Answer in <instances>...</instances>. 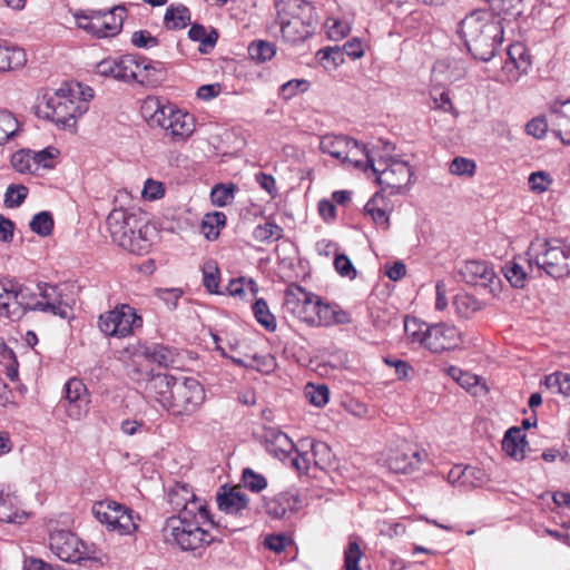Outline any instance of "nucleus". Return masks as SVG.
Masks as SVG:
<instances>
[{
    "label": "nucleus",
    "mask_w": 570,
    "mask_h": 570,
    "mask_svg": "<svg viewBox=\"0 0 570 570\" xmlns=\"http://www.w3.org/2000/svg\"><path fill=\"white\" fill-rule=\"evenodd\" d=\"M525 434L518 426L510 428L502 440V449L504 452L517 461L525 458V449L528 448Z\"/></svg>",
    "instance_id": "cd10ccee"
},
{
    "label": "nucleus",
    "mask_w": 570,
    "mask_h": 570,
    "mask_svg": "<svg viewBox=\"0 0 570 570\" xmlns=\"http://www.w3.org/2000/svg\"><path fill=\"white\" fill-rule=\"evenodd\" d=\"M0 362L6 368V375L8 376V379H10L11 381L17 380L19 375V364L13 351L6 345L1 346Z\"/></svg>",
    "instance_id": "864d4df0"
},
{
    "label": "nucleus",
    "mask_w": 570,
    "mask_h": 570,
    "mask_svg": "<svg viewBox=\"0 0 570 570\" xmlns=\"http://www.w3.org/2000/svg\"><path fill=\"white\" fill-rule=\"evenodd\" d=\"M314 314L315 320L309 322V325L330 326L332 324H347L351 322L350 315L346 312L337 309L330 304H324L318 296L315 302Z\"/></svg>",
    "instance_id": "393cba45"
},
{
    "label": "nucleus",
    "mask_w": 570,
    "mask_h": 570,
    "mask_svg": "<svg viewBox=\"0 0 570 570\" xmlns=\"http://www.w3.org/2000/svg\"><path fill=\"white\" fill-rule=\"evenodd\" d=\"M28 514L19 508L17 495L0 493V521L7 523H21Z\"/></svg>",
    "instance_id": "7c9ffc66"
},
{
    "label": "nucleus",
    "mask_w": 570,
    "mask_h": 570,
    "mask_svg": "<svg viewBox=\"0 0 570 570\" xmlns=\"http://www.w3.org/2000/svg\"><path fill=\"white\" fill-rule=\"evenodd\" d=\"M188 37L190 40L199 42V51L206 53L215 47L218 40V32L213 28L207 31L203 24L194 23L188 31Z\"/></svg>",
    "instance_id": "e433bc0d"
},
{
    "label": "nucleus",
    "mask_w": 570,
    "mask_h": 570,
    "mask_svg": "<svg viewBox=\"0 0 570 570\" xmlns=\"http://www.w3.org/2000/svg\"><path fill=\"white\" fill-rule=\"evenodd\" d=\"M460 343V331L454 325L440 323L430 326L425 347L433 353H442L454 350Z\"/></svg>",
    "instance_id": "dca6fc26"
},
{
    "label": "nucleus",
    "mask_w": 570,
    "mask_h": 570,
    "mask_svg": "<svg viewBox=\"0 0 570 570\" xmlns=\"http://www.w3.org/2000/svg\"><path fill=\"white\" fill-rule=\"evenodd\" d=\"M311 449L313 456V465L318 469H325L332 460V451L330 446L322 441H315L309 438L301 439V449Z\"/></svg>",
    "instance_id": "72a5a7b5"
},
{
    "label": "nucleus",
    "mask_w": 570,
    "mask_h": 570,
    "mask_svg": "<svg viewBox=\"0 0 570 570\" xmlns=\"http://www.w3.org/2000/svg\"><path fill=\"white\" fill-rule=\"evenodd\" d=\"M234 185H216L210 193L212 202L219 207L226 206L234 197Z\"/></svg>",
    "instance_id": "774afa93"
},
{
    "label": "nucleus",
    "mask_w": 570,
    "mask_h": 570,
    "mask_svg": "<svg viewBox=\"0 0 570 570\" xmlns=\"http://www.w3.org/2000/svg\"><path fill=\"white\" fill-rule=\"evenodd\" d=\"M330 391L324 384L314 385L307 384L305 387L306 399L315 406L322 407L328 402Z\"/></svg>",
    "instance_id": "6e6d98bb"
},
{
    "label": "nucleus",
    "mask_w": 570,
    "mask_h": 570,
    "mask_svg": "<svg viewBox=\"0 0 570 570\" xmlns=\"http://www.w3.org/2000/svg\"><path fill=\"white\" fill-rule=\"evenodd\" d=\"M460 35L475 59L490 61L503 41L501 18L491 12L474 11L461 21Z\"/></svg>",
    "instance_id": "f03ea898"
},
{
    "label": "nucleus",
    "mask_w": 570,
    "mask_h": 570,
    "mask_svg": "<svg viewBox=\"0 0 570 570\" xmlns=\"http://www.w3.org/2000/svg\"><path fill=\"white\" fill-rule=\"evenodd\" d=\"M508 282L515 288H523L527 281V272L518 262H508L502 268Z\"/></svg>",
    "instance_id": "8fccbe9b"
},
{
    "label": "nucleus",
    "mask_w": 570,
    "mask_h": 570,
    "mask_svg": "<svg viewBox=\"0 0 570 570\" xmlns=\"http://www.w3.org/2000/svg\"><path fill=\"white\" fill-rule=\"evenodd\" d=\"M263 439L266 451L279 460L287 459L296 448L286 433L274 426L264 428Z\"/></svg>",
    "instance_id": "4be33fe9"
},
{
    "label": "nucleus",
    "mask_w": 570,
    "mask_h": 570,
    "mask_svg": "<svg viewBox=\"0 0 570 570\" xmlns=\"http://www.w3.org/2000/svg\"><path fill=\"white\" fill-rule=\"evenodd\" d=\"M145 60L139 55L127 53L120 57H108L96 65V72L105 78L117 81L132 82L137 78V70Z\"/></svg>",
    "instance_id": "f8f14e48"
},
{
    "label": "nucleus",
    "mask_w": 570,
    "mask_h": 570,
    "mask_svg": "<svg viewBox=\"0 0 570 570\" xmlns=\"http://www.w3.org/2000/svg\"><path fill=\"white\" fill-rule=\"evenodd\" d=\"M97 10H87L81 11L75 14V18L77 20V24L79 28L86 30L87 32L94 35L97 38L100 37V28L99 23L97 22V19L94 18Z\"/></svg>",
    "instance_id": "5fc2aeb1"
},
{
    "label": "nucleus",
    "mask_w": 570,
    "mask_h": 570,
    "mask_svg": "<svg viewBox=\"0 0 570 570\" xmlns=\"http://www.w3.org/2000/svg\"><path fill=\"white\" fill-rule=\"evenodd\" d=\"M362 558L360 546L351 541L344 551V570H361L358 562Z\"/></svg>",
    "instance_id": "052dcab7"
},
{
    "label": "nucleus",
    "mask_w": 570,
    "mask_h": 570,
    "mask_svg": "<svg viewBox=\"0 0 570 570\" xmlns=\"http://www.w3.org/2000/svg\"><path fill=\"white\" fill-rule=\"evenodd\" d=\"M38 296L40 297V312L50 313L62 320L69 316V305L62 301V293L58 285L48 283L37 284Z\"/></svg>",
    "instance_id": "f3484780"
},
{
    "label": "nucleus",
    "mask_w": 570,
    "mask_h": 570,
    "mask_svg": "<svg viewBox=\"0 0 570 570\" xmlns=\"http://www.w3.org/2000/svg\"><path fill=\"white\" fill-rule=\"evenodd\" d=\"M142 354L149 361L165 367L171 365L176 357L175 350L158 343L145 346Z\"/></svg>",
    "instance_id": "4c0bfd02"
},
{
    "label": "nucleus",
    "mask_w": 570,
    "mask_h": 570,
    "mask_svg": "<svg viewBox=\"0 0 570 570\" xmlns=\"http://www.w3.org/2000/svg\"><path fill=\"white\" fill-rule=\"evenodd\" d=\"M76 94L61 86L46 94L38 105V115L52 121L58 128L75 131L77 119L88 111L83 101H76Z\"/></svg>",
    "instance_id": "423d86ee"
},
{
    "label": "nucleus",
    "mask_w": 570,
    "mask_h": 570,
    "mask_svg": "<svg viewBox=\"0 0 570 570\" xmlns=\"http://www.w3.org/2000/svg\"><path fill=\"white\" fill-rule=\"evenodd\" d=\"M106 225L112 242L136 255L147 254L158 234L139 209L115 208Z\"/></svg>",
    "instance_id": "f257e3e1"
},
{
    "label": "nucleus",
    "mask_w": 570,
    "mask_h": 570,
    "mask_svg": "<svg viewBox=\"0 0 570 570\" xmlns=\"http://www.w3.org/2000/svg\"><path fill=\"white\" fill-rule=\"evenodd\" d=\"M179 379H176L167 374H157L151 377L147 384V391L150 396L155 397L159 404L166 409L171 396L174 385L178 383Z\"/></svg>",
    "instance_id": "a878e982"
},
{
    "label": "nucleus",
    "mask_w": 570,
    "mask_h": 570,
    "mask_svg": "<svg viewBox=\"0 0 570 570\" xmlns=\"http://www.w3.org/2000/svg\"><path fill=\"white\" fill-rule=\"evenodd\" d=\"M183 291L177 287L173 288H156L155 295L161 299L169 309H175L177 307L178 301L183 296Z\"/></svg>",
    "instance_id": "69168bd1"
},
{
    "label": "nucleus",
    "mask_w": 570,
    "mask_h": 570,
    "mask_svg": "<svg viewBox=\"0 0 570 570\" xmlns=\"http://www.w3.org/2000/svg\"><path fill=\"white\" fill-rule=\"evenodd\" d=\"M296 456L292 460V465L301 473H307L309 468L313 465V456L311 449H301V440L297 442L294 449Z\"/></svg>",
    "instance_id": "13d9d810"
},
{
    "label": "nucleus",
    "mask_w": 570,
    "mask_h": 570,
    "mask_svg": "<svg viewBox=\"0 0 570 570\" xmlns=\"http://www.w3.org/2000/svg\"><path fill=\"white\" fill-rule=\"evenodd\" d=\"M226 224V215L222 212L206 214L202 220V232L208 240L219 236V229Z\"/></svg>",
    "instance_id": "c03bdc74"
},
{
    "label": "nucleus",
    "mask_w": 570,
    "mask_h": 570,
    "mask_svg": "<svg viewBox=\"0 0 570 570\" xmlns=\"http://www.w3.org/2000/svg\"><path fill=\"white\" fill-rule=\"evenodd\" d=\"M316 298L317 295L307 292L299 285L292 284L285 291L283 306L288 313L309 324L315 320Z\"/></svg>",
    "instance_id": "4468645a"
},
{
    "label": "nucleus",
    "mask_w": 570,
    "mask_h": 570,
    "mask_svg": "<svg viewBox=\"0 0 570 570\" xmlns=\"http://www.w3.org/2000/svg\"><path fill=\"white\" fill-rule=\"evenodd\" d=\"M253 237L261 243H272L283 237V228L274 223L266 222L254 228Z\"/></svg>",
    "instance_id": "de8ad7c7"
},
{
    "label": "nucleus",
    "mask_w": 570,
    "mask_h": 570,
    "mask_svg": "<svg viewBox=\"0 0 570 570\" xmlns=\"http://www.w3.org/2000/svg\"><path fill=\"white\" fill-rule=\"evenodd\" d=\"M459 273L465 283L473 286L490 288V292H493L492 285L495 279H498L493 267L482 261L465 262Z\"/></svg>",
    "instance_id": "a211bd4d"
},
{
    "label": "nucleus",
    "mask_w": 570,
    "mask_h": 570,
    "mask_svg": "<svg viewBox=\"0 0 570 570\" xmlns=\"http://www.w3.org/2000/svg\"><path fill=\"white\" fill-rule=\"evenodd\" d=\"M27 61L24 50L0 46V71L21 68Z\"/></svg>",
    "instance_id": "58836bf2"
},
{
    "label": "nucleus",
    "mask_w": 570,
    "mask_h": 570,
    "mask_svg": "<svg viewBox=\"0 0 570 570\" xmlns=\"http://www.w3.org/2000/svg\"><path fill=\"white\" fill-rule=\"evenodd\" d=\"M550 130L563 145L570 146V99L556 101L549 111Z\"/></svg>",
    "instance_id": "6ab92c4d"
},
{
    "label": "nucleus",
    "mask_w": 570,
    "mask_h": 570,
    "mask_svg": "<svg viewBox=\"0 0 570 570\" xmlns=\"http://www.w3.org/2000/svg\"><path fill=\"white\" fill-rule=\"evenodd\" d=\"M168 502L178 512L177 515H174L175 518L197 515L199 513L200 518H203L204 512H208L206 501L197 498L193 489L186 483H175L168 491Z\"/></svg>",
    "instance_id": "ddd939ff"
},
{
    "label": "nucleus",
    "mask_w": 570,
    "mask_h": 570,
    "mask_svg": "<svg viewBox=\"0 0 570 570\" xmlns=\"http://www.w3.org/2000/svg\"><path fill=\"white\" fill-rule=\"evenodd\" d=\"M449 169L452 175L471 177L475 173V163L464 157H455Z\"/></svg>",
    "instance_id": "680f3d73"
},
{
    "label": "nucleus",
    "mask_w": 570,
    "mask_h": 570,
    "mask_svg": "<svg viewBox=\"0 0 570 570\" xmlns=\"http://www.w3.org/2000/svg\"><path fill=\"white\" fill-rule=\"evenodd\" d=\"M277 19L285 41L298 43L313 35L315 11L306 0H282L276 3Z\"/></svg>",
    "instance_id": "39448f33"
},
{
    "label": "nucleus",
    "mask_w": 570,
    "mask_h": 570,
    "mask_svg": "<svg viewBox=\"0 0 570 570\" xmlns=\"http://www.w3.org/2000/svg\"><path fill=\"white\" fill-rule=\"evenodd\" d=\"M91 511L97 521L120 535H130L138 529L139 515H135L134 510L115 500L95 502Z\"/></svg>",
    "instance_id": "0eeeda50"
},
{
    "label": "nucleus",
    "mask_w": 570,
    "mask_h": 570,
    "mask_svg": "<svg viewBox=\"0 0 570 570\" xmlns=\"http://www.w3.org/2000/svg\"><path fill=\"white\" fill-rule=\"evenodd\" d=\"M205 400V391L193 377L179 379L174 385L166 410L175 416L194 414Z\"/></svg>",
    "instance_id": "6e6552de"
},
{
    "label": "nucleus",
    "mask_w": 570,
    "mask_h": 570,
    "mask_svg": "<svg viewBox=\"0 0 570 570\" xmlns=\"http://www.w3.org/2000/svg\"><path fill=\"white\" fill-rule=\"evenodd\" d=\"M308 88V82L304 79H292L283 83L279 89V95L285 100L292 99L297 92H304Z\"/></svg>",
    "instance_id": "0e129e2a"
},
{
    "label": "nucleus",
    "mask_w": 570,
    "mask_h": 570,
    "mask_svg": "<svg viewBox=\"0 0 570 570\" xmlns=\"http://www.w3.org/2000/svg\"><path fill=\"white\" fill-rule=\"evenodd\" d=\"M142 326V318L128 304L117 305L114 309L99 316L98 327L110 337H128L135 328Z\"/></svg>",
    "instance_id": "1a4fd4ad"
},
{
    "label": "nucleus",
    "mask_w": 570,
    "mask_h": 570,
    "mask_svg": "<svg viewBox=\"0 0 570 570\" xmlns=\"http://www.w3.org/2000/svg\"><path fill=\"white\" fill-rule=\"evenodd\" d=\"M249 499L238 487H233L217 494V505L226 514L243 515L248 510Z\"/></svg>",
    "instance_id": "b1692460"
},
{
    "label": "nucleus",
    "mask_w": 570,
    "mask_h": 570,
    "mask_svg": "<svg viewBox=\"0 0 570 570\" xmlns=\"http://www.w3.org/2000/svg\"><path fill=\"white\" fill-rule=\"evenodd\" d=\"M453 307L459 317L470 318L476 312L483 309L484 302L478 299L472 294L462 292L454 296L453 298Z\"/></svg>",
    "instance_id": "f704fd0d"
},
{
    "label": "nucleus",
    "mask_w": 570,
    "mask_h": 570,
    "mask_svg": "<svg viewBox=\"0 0 570 570\" xmlns=\"http://www.w3.org/2000/svg\"><path fill=\"white\" fill-rule=\"evenodd\" d=\"M190 20L191 13L186 6L170 4L164 16V27L167 30H181L190 23Z\"/></svg>",
    "instance_id": "473e14b6"
},
{
    "label": "nucleus",
    "mask_w": 570,
    "mask_h": 570,
    "mask_svg": "<svg viewBox=\"0 0 570 570\" xmlns=\"http://www.w3.org/2000/svg\"><path fill=\"white\" fill-rule=\"evenodd\" d=\"M376 159L377 158L374 157L373 151L352 139V144L348 146V157L344 158L343 163H351L354 167L365 171L370 168L368 160Z\"/></svg>",
    "instance_id": "ea45409f"
},
{
    "label": "nucleus",
    "mask_w": 570,
    "mask_h": 570,
    "mask_svg": "<svg viewBox=\"0 0 570 570\" xmlns=\"http://www.w3.org/2000/svg\"><path fill=\"white\" fill-rule=\"evenodd\" d=\"M530 268L535 265L553 278L570 275V245L562 239L535 238L525 253Z\"/></svg>",
    "instance_id": "20e7f679"
},
{
    "label": "nucleus",
    "mask_w": 570,
    "mask_h": 570,
    "mask_svg": "<svg viewBox=\"0 0 570 570\" xmlns=\"http://www.w3.org/2000/svg\"><path fill=\"white\" fill-rule=\"evenodd\" d=\"M14 302V279L7 278L0 282V315L13 321L11 311Z\"/></svg>",
    "instance_id": "a18cd8bd"
},
{
    "label": "nucleus",
    "mask_w": 570,
    "mask_h": 570,
    "mask_svg": "<svg viewBox=\"0 0 570 570\" xmlns=\"http://www.w3.org/2000/svg\"><path fill=\"white\" fill-rule=\"evenodd\" d=\"M326 29L327 36L332 40H341L351 31L347 22L334 18H328L326 20Z\"/></svg>",
    "instance_id": "e2e57ef3"
},
{
    "label": "nucleus",
    "mask_w": 570,
    "mask_h": 570,
    "mask_svg": "<svg viewBox=\"0 0 570 570\" xmlns=\"http://www.w3.org/2000/svg\"><path fill=\"white\" fill-rule=\"evenodd\" d=\"M141 59L145 60V62L141 63L140 69L137 70L135 82L147 86L158 85L164 79V63L160 61H151L142 56Z\"/></svg>",
    "instance_id": "2f4dec72"
},
{
    "label": "nucleus",
    "mask_w": 570,
    "mask_h": 570,
    "mask_svg": "<svg viewBox=\"0 0 570 570\" xmlns=\"http://www.w3.org/2000/svg\"><path fill=\"white\" fill-rule=\"evenodd\" d=\"M194 130L193 117L179 109L174 110L165 131L173 137H188Z\"/></svg>",
    "instance_id": "c9c22d12"
},
{
    "label": "nucleus",
    "mask_w": 570,
    "mask_h": 570,
    "mask_svg": "<svg viewBox=\"0 0 570 570\" xmlns=\"http://www.w3.org/2000/svg\"><path fill=\"white\" fill-rule=\"evenodd\" d=\"M53 217L49 212L36 214L29 223L30 229L42 237L49 236L53 229Z\"/></svg>",
    "instance_id": "3c124183"
},
{
    "label": "nucleus",
    "mask_w": 570,
    "mask_h": 570,
    "mask_svg": "<svg viewBox=\"0 0 570 570\" xmlns=\"http://www.w3.org/2000/svg\"><path fill=\"white\" fill-rule=\"evenodd\" d=\"M49 547L60 560L66 562L96 560L85 543L69 530L52 531L49 537Z\"/></svg>",
    "instance_id": "9b49d317"
},
{
    "label": "nucleus",
    "mask_w": 570,
    "mask_h": 570,
    "mask_svg": "<svg viewBox=\"0 0 570 570\" xmlns=\"http://www.w3.org/2000/svg\"><path fill=\"white\" fill-rule=\"evenodd\" d=\"M352 138L344 135H325L321 138L320 149L324 154L344 161L348 157V146Z\"/></svg>",
    "instance_id": "c756f323"
},
{
    "label": "nucleus",
    "mask_w": 570,
    "mask_h": 570,
    "mask_svg": "<svg viewBox=\"0 0 570 570\" xmlns=\"http://www.w3.org/2000/svg\"><path fill=\"white\" fill-rule=\"evenodd\" d=\"M430 326L416 317L405 316L404 318V332L412 343H421L425 346Z\"/></svg>",
    "instance_id": "37998d69"
},
{
    "label": "nucleus",
    "mask_w": 570,
    "mask_h": 570,
    "mask_svg": "<svg viewBox=\"0 0 570 570\" xmlns=\"http://www.w3.org/2000/svg\"><path fill=\"white\" fill-rule=\"evenodd\" d=\"M253 314L258 324L267 332H275L277 327L276 317L269 311L268 304L264 298H257L252 305Z\"/></svg>",
    "instance_id": "79ce46f5"
},
{
    "label": "nucleus",
    "mask_w": 570,
    "mask_h": 570,
    "mask_svg": "<svg viewBox=\"0 0 570 570\" xmlns=\"http://www.w3.org/2000/svg\"><path fill=\"white\" fill-rule=\"evenodd\" d=\"M364 213L370 215L376 226L387 229L390 226V208L385 197L375 193L365 204Z\"/></svg>",
    "instance_id": "c85d7f7f"
},
{
    "label": "nucleus",
    "mask_w": 570,
    "mask_h": 570,
    "mask_svg": "<svg viewBox=\"0 0 570 570\" xmlns=\"http://www.w3.org/2000/svg\"><path fill=\"white\" fill-rule=\"evenodd\" d=\"M28 196V188L23 185L11 184L4 194V205L8 208L19 207Z\"/></svg>",
    "instance_id": "4d7b16f0"
},
{
    "label": "nucleus",
    "mask_w": 570,
    "mask_h": 570,
    "mask_svg": "<svg viewBox=\"0 0 570 570\" xmlns=\"http://www.w3.org/2000/svg\"><path fill=\"white\" fill-rule=\"evenodd\" d=\"M368 166L377 184L390 188L391 194L400 193L406 187L413 175L410 165L404 160L380 157L376 160H368Z\"/></svg>",
    "instance_id": "9d476101"
},
{
    "label": "nucleus",
    "mask_w": 570,
    "mask_h": 570,
    "mask_svg": "<svg viewBox=\"0 0 570 570\" xmlns=\"http://www.w3.org/2000/svg\"><path fill=\"white\" fill-rule=\"evenodd\" d=\"M126 17L127 8L125 4H118L107 10H97L94 18L99 23L100 37L117 36L122 29Z\"/></svg>",
    "instance_id": "412c9836"
},
{
    "label": "nucleus",
    "mask_w": 570,
    "mask_h": 570,
    "mask_svg": "<svg viewBox=\"0 0 570 570\" xmlns=\"http://www.w3.org/2000/svg\"><path fill=\"white\" fill-rule=\"evenodd\" d=\"M549 128V112L544 117H535L531 119L525 126L527 132L534 138L544 137Z\"/></svg>",
    "instance_id": "338daca9"
},
{
    "label": "nucleus",
    "mask_w": 570,
    "mask_h": 570,
    "mask_svg": "<svg viewBox=\"0 0 570 570\" xmlns=\"http://www.w3.org/2000/svg\"><path fill=\"white\" fill-rule=\"evenodd\" d=\"M531 66L527 48L520 43H513L508 49V59L503 65V71L509 75L510 81H517Z\"/></svg>",
    "instance_id": "5701e85b"
},
{
    "label": "nucleus",
    "mask_w": 570,
    "mask_h": 570,
    "mask_svg": "<svg viewBox=\"0 0 570 570\" xmlns=\"http://www.w3.org/2000/svg\"><path fill=\"white\" fill-rule=\"evenodd\" d=\"M218 527L209 512L197 515L175 518L166 520L163 528V535L166 542L178 546L183 551H197L215 540L210 529Z\"/></svg>",
    "instance_id": "7ed1b4c3"
},
{
    "label": "nucleus",
    "mask_w": 570,
    "mask_h": 570,
    "mask_svg": "<svg viewBox=\"0 0 570 570\" xmlns=\"http://www.w3.org/2000/svg\"><path fill=\"white\" fill-rule=\"evenodd\" d=\"M60 404L67 415L72 420H81L89 412L90 395L83 382L79 379H69L63 387Z\"/></svg>",
    "instance_id": "2eb2a0df"
},
{
    "label": "nucleus",
    "mask_w": 570,
    "mask_h": 570,
    "mask_svg": "<svg viewBox=\"0 0 570 570\" xmlns=\"http://www.w3.org/2000/svg\"><path fill=\"white\" fill-rule=\"evenodd\" d=\"M528 183L532 191L542 194L549 189L553 179L548 173L540 170L530 174Z\"/></svg>",
    "instance_id": "bf43d9fd"
},
{
    "label": "nucleus",
    "mask_w": 570,
    "mask_h": 570,
    "mask_svg": "<svg viewBox=\"0 0 570 570\" xmlns=\"http://www.w3.org/2000/svg\"><path fill=\"white\" fill-rule=\"evenodd\" d=\"M13 308L10 312L13 321H19L28 312H40V298L38 291H33L24 284L14 279V302Z\"/></svg>",
    "instance_id": "aec40b11"
},
{
    "label": "nucleus",
    "mask_w": 570,
    "mask_h": 570,
    "mask_svg": "<svg viewBox=\"0 0 570 570\" xmlns=\"http://www.w3.org/2000/svg\"><path fill=\"white\" fill-rule=\"evenodd\" d=\"M265 512L274 519L285 518L288 511L293 510L292 495L289 493H279L265 501Z\"/></svg>",
    "instance_id": "a19ab883"
},
{
    "label": "nucleus",
    "mask_w": 570,
    "mask_h": 570,
    "mask_svg": "<svg viewBox=\"0 0 570 570\" xmlns=\"http://www.w3.org/2000/svg\"><path fill=\"white\" fill-rule=\"evenodd\" d=\"M424 452L413 450L411 452H396L386 460L389 469L395 473H409L419 468Z\"/></svg>",
    "instance_id": "bb28decb"
},
{
    "label": "nucleus",
    "mask_w": 570,
    "mask_h": 570,
    "mask_svg": "<svg viewBox=\"0 0 570 570\" xmlns=\"http://www.w3.org/2000/svg\"><path fill=\"white\" fill-rule=\"evenodd\" d=\"M242 482L245 489L252 492H261L267 487V480L250 468H245L242 473Z\"/></svg>",
    "instance_id": "603ef678"
},
{
    "label": "nucleus",
    "mask_w": 570,
    "mask_h": 570,
    "mask_svg": "<svg viewBox=\"0 0 570 570\" xmlns=\"http://www.w3.org/2000/svg\"><path fill=\"white\" fill-rule=\"evenodd\" d=\"M19 130L16 117L6 109H0V145L14 137Z\"/></svg>",
    "instance_id": "09e8293b"
},
{
    "label": "nucleus",
    "mask_w": 570,
    "mask_h": 570,
    "mask_svg": "<svg viewBox=\"0 0 570 570\" xmlns=\"http://www.w3.org/2000/svg\"><path fill=\"white\" fill-rule=\"evenodd\" d=\"M276 53L274 43L265 40H254L248 46L249 57L257 62H265L271 60Z\"/></svg>",
    "instance_id": "49530a36"
}]
</instances>
